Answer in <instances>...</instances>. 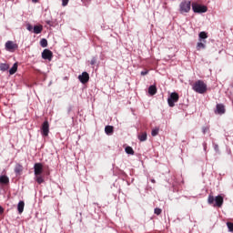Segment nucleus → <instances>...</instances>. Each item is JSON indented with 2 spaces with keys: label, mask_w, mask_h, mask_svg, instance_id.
<instances>
[{
  "label": "nucleus",
  "mask_w": 233,
  "mask_h": 233,
  "mask_svg": "<svg viewBox=\"0 0 233 233\" xmlns=\"http://www.w3.org/2000/svg\"><path fill=\"white\" fill-rule=\"evenodd\" d=\"M223 201L224 199L221 195H218L216 198H214V196L212 195H209L208 198V203L209 205H213V207H218V208H221L223 207Z\"/></svg>",
  "instance_id": "f257e3e1"
},
{
  "label": "nucleus",
  "mask_w": 233,
  "mask_h": 233,
  "mask_svg": "<svg viewBox=\"0 0 233 233\" xmlns=\"http://www.w3.org/2000/svg\"><path fill=\"white\" fill-rule=\"evenodd\" d=\"M193 90L198 94H205L207 92V84L202 80H198L193 85Z\"/></svg>",
  "instance_id": "f03ea898"
},
{
  "label": "nucleus",
  "mask_w": 233,
  "mask_h": 233,
  "mask_svg": "<svg viewBox=\"0 0 233 233\" xmlns=\"http://www.w3.org/2000/svg\"><path fill=\"white\" fill-rule=\"evenodd\" d=\"M191 6H192V3L190 1L181 2L179 5L180 14H188V12H190Z\"/></svg>",
  "instance_id": "7ed1b4c3"
},
{
  "label": "nucleus",
  "mask_w": 233,
  "mask_h": 233,
  "mask_svg": "<svg viewBox=\"0 0 233 233\" xmlns=\"http://www.w3.org/2000/svg\"><path fill=\"white\" fill-rule=\"evenodd\" d=\"M192 9L195 14H205L208 8L206 5H201L196 3L192 4Z\"/></svg>",
  "instance_id": "20e7f679"
},
{
  "label": "nucleus",
  "mask_w": 233,
  "mask_h": 233,
  "mask_svg": "<svg viewBox=\"0 0 233 233\" xmlns=\"http://www.w3.org/2000/svg\"><path fill=\"white\" fill-rule=\"evenodd\" d=\"M178 101H179V95L176 92L171 93L170 96L167 98V103L171 107L176 106L175 103H177Z\"/></svg>",
  "instance_id": "39448f33"
},
{
  "label": "nucleus",
  "mask_w": 233,
  "mask_h": 233,
  "mask_svg": "<svg viewBox=\"0 0 233 233\" xmlns=\"http://www.w3.org/2000/svg\"><path fill=\"white\" fill-rule=\"evenodd\" d=\"M17 48H19V46L14 43V41H7L5 43V50H7V52H15Z\"/></svg>",
  "instance_id": "423d86ee"
},
{
  "label": "nucleus",
  "mask_w": 233,
  "mask_h": 233,
  "mask_svg": "<svg viewBox=\"0 0 233 233\" xmlns=\"http://www.w3.org/2000/svg\"><path fill=\"white\" fill-rule=\"evenodd\" d=\"M49 132H50V124H48L47 120H46L42 124L41 134L42 136H44V137H47Z\"/></svg>",
  "instance_id": "0eeeda50"
},
{
  "label": "nucleus",
  "mask_w": 233,
  "mask_h": 233,
  "mask_svg": "<svg viewBox=\"0 0 233 233\" xmlns=\"http://www.w3.org/2000/svg\"><path fill=\"white\" fill-rule=\"evenodd\" d=\"M78 79L80 83L86 85V83H88V81H90V75H88L87 72H83L82 75L78 76Z\"/></svg>",
  "instance_id": "6e6552de"
},
{
  "label": "nucleus",
  "mask_w": 233,
  "mask_h": 233,
  "mask_svg": "<svg viewBox=\"0 0 233 233\" xmlns=\"http://www.w3.org/2000/svg\"><path fill=\"white\" fill-rule=\"evenodd\" d=\"M54 57V53L50 51V49H45L42 52V58L43 59H47V61H52V58Z\"/></svg>",
  "instance_id": "1a4fd4ad"
},
{
  "label": "nucleus",
  "mask_w": 233,
  "mask_h": 233,
  "mask_svg": "<svg viewBox=\"0 0 233 233\" xmlns=\"http://www.w3.org/2000/svg\"><path fill=\"white\" fill-rule=\"evenodd\" d=\"M35 176H41L43 174V164L35 163L34 166Z\"/></svg>",
  "instance_id": "9d476101"
},
{
  "label": "nucleus",
  "mask_w": 233,
  "mask_h": 233,
  "mask_svg": "<svg viewBox=\"0 0 233 233\" xmlns=\"http://www.w3.org/2000/svg\"><path fill=\"white\" fill-rule=\"evenodd\" d=\"M225 112H226L225 106L223 104H217V109L215 110V114L223 116Z\"/></svg>",
  "instance_id": "9b49d317"
},
{
  "label": "nucleus",
  "mask_w": 233,
  "mask_h": 233,
  "mask_svg": "<svg viewBox=\"0 0 233 233\" xmlns=\"http://www.w3.org/2000/svg\"><path fill=\"white\" fill-rule=\"evenodd\" d=\"M148 94L149 96H156L157 94V87L156 86H150L148 87Z\"/></svg>",
  "instance_id": "f8f14e48"
},
{
  "label": "nucleus",
  "mask_w": 233,
  "mask_h": 233,
  "mask_svg": "<svg viewBox=\"0 0 233 233\" xmlns=\"http://www.w3.org/2000/svg\"><path fill=\"white\" fill-rule=\"evenodd\" d=\"M17 210L20 214H23V212L25 210V201H23V200L19 201V203L17 205Z\"/></svg>",
  "instance_id": "ddd939ff"
},
{
  "label": "nucleus",
  "mask_w": 233,
  "mask_h": 233,
  "mask_svg": "<svg viewBox=\"0 0 233 233\" xmlns=\"http://www.w3.org/2000/svg\"><path fill=\"white\" fill-rule=\"evenodd\" d=\"M105 132L107 136H112V134H114V127L112 126H106L105 127Z\"/></svg>",
  "instance_id": "4468645a"
},
{
  "label": "nucleus",
  "mask_w": 233,
  "mask_h": 233,
  "mask_svg": "<svg viewBox=\"0 0 233 233\" xmlns=\"http://www.w3.org/2000/svg\"><path fill=\"white\" fill-rule=\"evenodd\" d=\"M0 183L2 185H8V183H10V178H8V177H6V176H1L0 177Z\"/></svg>",
  "instance_id": "2eb2a0df"
},
{
  "label": "nucleus",
  "mask_w": 233,
  "mask_h": 233,
  "mask_svg": "<svg viewBox=\"0 0 233 233\" xmlns=\"http://www.w3.org/2000/svg\"><path fill=\"white\" fill-rule=\"evenodd\" d=\"M33 32L34 34H41V32H43V25H35L33 28Z\"/></svg>",
  "instance_id": "dca6fc26"
},
{
  "label": "nucleus",
  "mask_w": 233,
  "mask_h": 233,
  "mask_svg": "<svg viewBox=\"0 0 233 233\" xmlns=\"http://www.w3.org/2000/svg\"><path fill=\"white\" fill-rule=\"evenodd\" d=\"M137 138L139 139V141H147V132H141L140 134H138Z\"/></svg>",
  "instance_id": "f3484780"
},
{
  "label": "nucleus",
  "mask_w": 233,
  "mask_h": 233,
  "mask_svg": "<svg viewBox=\"0 0 233 233\" xmlns=\"http://www.w3.org/2000/svg\"><path fill=\"white\" fill-rule=\"evenodd\" d=\"M17 63H15L12 66V68H10L9 70V74L10 76H14V74H15V72H17Z\"/></svg>",
  "instance_id": "a211bd4d"
},
{
  "label": "nucleus",
  "mask_w": 233,
  "mask_h": 233,
  "mask_svg": "<svg viewBox=\"0 0 233 233\" xmlns=\"http://www.w3.org/2000/svg\"><path fill=\"white\" fill-rule=\"evenodd\" d=\"M15 174H21L23 172V166L21 164H16L15 167Z\"/></svg>",
  "instance_id": "6ab92c4d"
},
{
  "label": "nucleus",
  "mask_w": 233,
  "mask_h": 233,
  "mask_svg": "<svg viewBox=\"0 0 233 233\" xmlns=\"http://www.w3.org/2000/svg\"><path fill=\"white\" fill-rule=\"evenodd\" d=\"M8 68H10V66L8 64H0V70L2 72H6V70H8Z\"/></svg>",
  "instance_id": "aec40b11"
},
{
  "label": "nucleus",
  "mask_w": 233,
  "mask_h": 233,
  "mask_svg": "<svg viewBox=\"0 0 233 233\" xmlns=\"http://www.w3.org/2000/svg\"><path fill=\"white\" fill-rule=\"evenodd\" d=\"M40 46H42V48H46V46H48V40H46V38H43L40 41Z\"/></svg>",
  "instance_id": "412c9836"
},
{
  "label": "nucleus",
  "mask_w": 233,
  "mask_h": 233,
  "mask_svg": "<svg viewBox=\"0 0 233 233\" xmlns=\"http://www.w3.org/2000/svg\"><path fill=\"white\" fill-rule=\"evenodd\" d=\"M35 181L38 183V185H41L42 183H45V178L41 177V175L35 176Z\"/></svg>",
  "instance_id": "4be33fe9"
},
{
  "label": "nucleus",
  "mask_w": 233,
  "mask_h": 233,
  "mask_svg": "<svg viewBox=\"0 0 233 233\" xmlns=\"http://www.w3.org/2000/svg\"><path fill=\"white\" fill-rule=\"evenodd\" d=\"M125 150L127 154H130V156H134V149L132 148V147H127Z\"/></svg>",
  "instance_id": "5701e85b"
},
{
  "label": "nucleus",
  "mask_w": 233,
  "mask_h": 233,
  "mask_svg": "<svg viewBox=\"0 0 233 233\" xmlns=\"http://www.w3.org/2000/svg\"><path fill=\"white\" fill-rule=\"evenodd\" d=\"M157 134H159V128L156 127L155 129H152L151 136H153V137H156Z\"/></svg>",
  "instance_id": "b1692460"
},
{
  "label": "nucleus",
  "mask_w": 233,
  "mask_h": 233,
  "mask_svg": "<svg viewBox=\"0 0 233 233\" xmlns=\"http://www.w3.org/2000/svg\"><path fill=\"white\" fill-rule=\"evenodd\" d=\"M198 35L200 39H207L208 37L206 32H200Z\"/></svg>",
  "instance_id": "393cba45"
},
{
  "label": "nucleus",
  "mask_w": 233,
  "mask_h": 233,
  "mask_svg": "<svg viewBox=\"0 0 233 233\" xmlns=\"http://www.w3.org/2000/svg\"><path fill=\"white\" fill-rule=\"evenodd\" d=\"M161 212H163V210L159 208H156L154 210V214H156L157 216H161Z\"/></svg>",
  "instance_id": "a878e982"
},
{
  "label": "nucleus",
  "mask_w": 233,
  "mask_h": 233,
  "mask_svg": "<svg viewBox=\"0 0 233 233\" xmlns=\"http://www.w3.org/2000/svg\"><path fill=\"white\" fill-rule=\"evenodd\" d=\"M227 227H228L229 232H233V223L232 222H227Z\"/></svg>",
  "instance_id": "bb28decb"
},
{
  "label": "nucleus",
  "mask_w": 233,
  "mask_h": 233,
  "mask_svg": "<svg viewBox=\"0 0 233 233\" xmlns=\"http://www.w3.org/2000/svg\"><path fill=\"white\" fill-rule=\"evenodd\" d=\"M201 48H205V44L199 42L197 45V50H201Z\"/></svg>",
  "instance_id": "cd10ccee"
},
{
  "label": "nucleus",
  "mask_w": 233,
  "mask_h": 233,
  "mask_svg": "<svg viewBox=\"0 0 233 233\" xmlns=\"http://www.w3.org/2000/svg\"><path fill=\"white\" fill-rule=\"evenodd\" d=\"M96 63H97V57L94 56L91 61H90V65L92 66H94V65H96Z\"/></svg>",
  "instance_id": "c85d7f7f"
},
{
  "label": "nucleus",
  "mask_w": 233,
  "mask_h": 233,
  "mask_svg": "<svg viewBox=\"0 0 233 233\" xmlns=\"http://www.w3.org/2000/svg\"><path fill=\"white\" fill-rule=\"evenodd\" d=\"M208 130H210V127H202L203 134H206L207 132H208Z\"/></svg>",
  "instance_id": "c756f323"
},
{
  "label": "nucleus",
  "mask_w": 233,
  "mask_h": 233,
  "mask_svg": "<svg viewBox=\"0 0 233 233\" xmlns=\"http://www.w3.org/2000/svg\"><path fill=\"white\" fill-rule=\"evenodd\" d=\"M27 30L29 32H32V30L34 31V26H32V25H27Z\"/></svg>",
  "instance_id": "7c9ffc66"
},
{
  "label": "nucleus",
  "mask_w": 233,
  "mask_h": 233,
  "mask_svg": "<svg viewBox=\"0 0 233 233\" xmlns=\"http://www.w3.org/2000/svg\"><path fill=\"white\" fill-rule=\"evenodd\" d=\"M69 0H62V5L66 6L68 5Z\"/></svg>",
  "instance_id": "2f4dec72"
},
{
  "label": "nucleus",
  "mask_w": 233,
  "mask_h": 233,
  "mask_svg": "<svg viewBox=\"0 0 233 233\" xmlns=\"http://www.w3.org/2000/svg\"><path fill=\"white\" fill-rule=\"evenodd\" d=\"M147 74H148V70H146V71H142V72H141V76H147Z\"/></svg>",
  "instance_id": "473e14b6"
},
{
  "label": "nucleus",
  "mask_w": 233,
  "mask_h": 233,
  "mask_svg": "<svg viewBox=\"0 0 233 233\" xmlns=\"http://www.w3.org/2000/svg\"><path fill=\"white\" fill-rule=\"evenodd\" d=\"M5 212V208H3V207L0 206V214H4Z\"/></svg>",
  "instance_id": "72a5a7b5"
},
{
  "label": "nucleus",
  "mask_w": 233,
  "mask_h": 233,
  "mask_svg": "<svg viewBox=\"0 0 233 233\" xmlns=\"http://www.w3.org/2000/svg\"><path fill=\"white\" fill-rule=\"evenodd\" d=\"M150 181H151V183H156V179H154V178H151Z\"/></svg>",
  "instance_id": "f704fd0d"
},
{
  "label": "nucleus",
  "mask_w": 233,
  "mask_h": 233,
  "mask_svg": "<svg viewBox=\"0 0 233 233\" xmlns=\"http://www.w3.org/2000/svg\"><path fill=\"white\" fill-rule=\"evenodd\" d=\"M34 3H37L39 0H32Z\"/></svg>",
  "instance_id": "c9c22d12"
}]
</instances>
